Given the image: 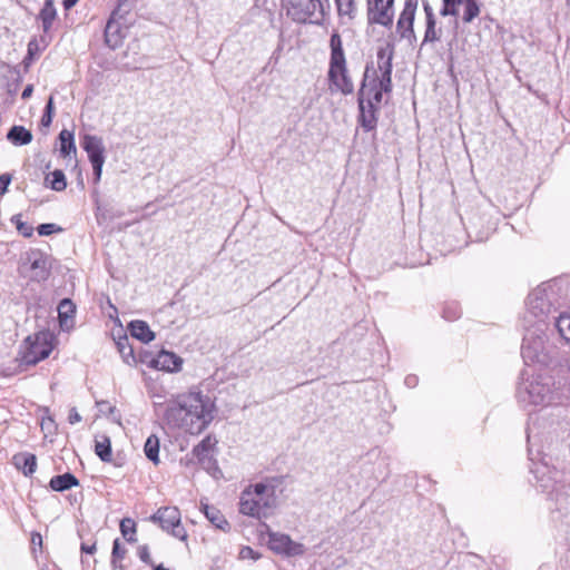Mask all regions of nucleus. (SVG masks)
<instances>
[{"label":"nucleus","mask_w":570,"mask_h":570,"mask_svg":"<svg viewBox=\"0 0 570 570\" xmlns=\"http://www.w3.org/2000/svg\"><path fill=\"white\" fill-rule=\"evenodd\" d=\"M112 420H116V421H119L120 420V416H112Z\"/></svg>","instance_id":"338daca9"},{"label":"nucleus","mask_w":570,"mask_h":570,"mask_svg":"<svg viewBox=\"0 0 570 570\" xmlns=\"http://www.w3.org/2000/svg\"><path fill=\"white\" fill-rule=\"evenodd\" d=\"M31 541L33 544H37V543L41 544V542H42L41 535L39 533L33 534Z\"/></svg>","instance_id":"680f3d73"},{"label":"nucleus","mask_w":570,"mask_h":570,"mask_svg":"<svg viewBox=\"0 0 570 570\" xmlns=\"http://www.w3.org/2000/svg\"><path fill=\"white\" fill-rule=\"evenodd\" d=\"M414 382H415V377L414 376L413 377L409 376V377L405 379V383L407 385H412V384H414Z\"/></svg>","instance_id":"e2e57ef3"},{"label":"nucleus","mask_w":570,"mask_h":570,"mask_svg":"<svg viewBox=\"0 0 570 570\" xmlns=\"http://www.w3.org/2000/svg\"><path fill=\"white\" fill-rule=\"evenodd\" d=\"M155 570H169V569H166L164 566L159 564V566L155 567Z\"/></svg>","instance_id":"69168bd1"},{"label":"nucleus","mask_w":570,"mask_h":570,"mask_svg":"<svg viewBox=\"0 0 570 570\" xmlns=\"http://www.w3.org/2000/svg\"><path fill=\"white\" fill-rule=\"evenodd\" d=\"M10 181H11L10 175L3 174L0 176V196L7 191Z\"/></svg>","instance_id":"3c124183"},{"label":"nucleus","mask_w":570,"mask_h":570,"mask_svg":"<svg viewBox=\"0 0 570 570\" xmlns=\"http://www.w3.org/2000/svg\"><path fill=\"white\" fill-rule=\"evenodd\" d=\"M521 355L527 365H548L557 355L556 348L544 341L543 327H524Z\"/></svg>","instance_id":"423d86ee"},{"label":"nucleus","mask_w":570,"mask_h":570,"mask_svg":"<svg viewBox=\"0 0 570 570\" xmlns=\"http://www.w3.org/2000/svg\"><path fill=\"white\" fill-rule=\"evenodd\" d=\"M90 164H91L92 170H94V184H98L101 179L102 167H104L105 160H99V161H95V163H90Z\"/></svg>","instance_id":"c03bdc74"},{"label":"nucleus","mask_w":570,"mask_h":570,"mask_svg":"<svg viewBox=\"0 0 570 570\" xmlns=\"http://www.w3.org/2000/svg\"><path fill=\"white\" fill-rule=\"evenodd\" d=\"M120 532L128 542H136V523L130 518L120 521Z\"/></svg>","instance_id":"f704fd0d"},{"label":"nucleus","mask_w":570,"mask_h":570,"mask_svg":"<svg viewBox=\"0 0 570 570\" xmlns=\"http://www.w3.org/2000/svg\"><path fill=\"white\" fill-rule=\"evenodd\" d=\"M112 420H116V421H119L120 420V416H112Z\"/></svg>","instance_id":"774afa93"},{"label":"nucleus","mask_w":570,"mask_h":570,"mask_svg":"<svg viewBox=\"0 0 570 570\" xmlns=\"http://www.w3.org/2000/svg\"><path fill=\"white\" fill-rule=\"evenodd\" d=\"M97 406L101 413L108 412L109 415H114L117 412L116 407L110 405L107 401L97 402Z\"/></svg>","instance_id":"de8ad7c7"},{"label":"nucleus","mask_w":570,"mask_h":570,"mask_svg":"<svg viewBox=\"0 0 570 570\" xmlns=\"http://www.w3.org/2000/svg\"><path fill=\"white\" fill-rule=\"evenodd\" d=\"M376 81L373 88H366V90L376 104H381L383 92L387 94L392 90V76H377Z\"/></svg>","instance_id":"412c9836"},{"label":"nucleus","mask_w":570,"mask_h":570,"mask_svg":"<svg viewBox=\"0 0 570 570\" xmlns=\"http://www.w3.org/2000/svg\"><path fill=\"white\" fill-rule=\"evenodd\" d=\"M461 3L464 4L463 21L470 23L480 14V3L472 0H463Z\"/></svg>","instance_id":"72a5a7b5"},{"label":"nucleus","mask_w":570,"mask_h":570,"mask_svg":"<svg viewBox=\"0 0 570 570\" xmlns=\"http://www.w3.org/2000/svg\"><path fill=\"white\" fill-rule=\"evenodd\" d=\"M117 347H118V351L124 360L125 363H127L128 365H134L136 364V357H135V354H134V348L132 346L129 344V340L127 336H124L121 337L118 342H117Z\"/></svg>","instance_id":"c756f323"},{"label":"nucleus","mask_w":570,"mask_h":570,"mask_svg":"<svg viewBox=\"0 0 570 570\" xmlns=\"http://www.w3.org/2000/svg\"><path fill=\"white\" fill-rule=\"evenodd\" d=\"M21 215H14L11 218V222L16 225L17 230L19 234H21L23 237H31L33 234V227L21 219Z\"/></svg>","instance_id":"58836bf2"},{"label":"nucleus","mask_w":570,"mask_h":570,"mask_svg":"<svg viewBox=\"0 0 570 570\" xmlns=\"http://www.w3.org/2000/svg\"><path fill=\"white\" fill-rule=\"evenodd\" d=\"M76 313V306L69 298H63L59 305H58V316L60 326L68 327L69 323L73 318V315Z\"/></svg>","instance_id":"393cba45"},{"label":"nucleus","mask_w":570,"mask_h":570,"mask_svg":"<svg viewBox=\"0 0 570 570\" xmlns=\"http://www.w3.org/2000/svg\"><path fill=\"white\" fill-rule=\"evenodd\" d=\"M7 139L14 146H23L32 141V134L23 126H13L8 131Z\"/></svg>","instance_id":"5701e85b"},{"label":"nucleus","mask_w":570,"mask_h":570,"mask_svg":"<svg viewBox=\"0 0 570 570\" xmlns=\"http://www.w3.org/2000/svg\"><path fill=\"white\" fill-rule=\"evenodd\" d=\"M77 2H78V0H63V7H65V9H70V8H72Z\"/></svg>","instance_id":"052dcab7"},{"label":"nucleus","mask_w":570,"mask_h":570,"mask_svg":"<svg viewBox=\"0 0 570 570\" xmlns=\"http://www.w3.org/2000/svg\"><path fill=\"white\" fill-rule=\"evenodd\" d=\"M32 60V57L28 56L24 58V63L29 65V62Z\"/></svg>","instance_id":"0e129e2a"},{"label":"nucleus","mask_w":570,"mask_h":570,"mask_svg":"<svg viewBox=\"0 0 570 570\" xmlns=\"http://www.w3.org/2000/svg\"><path fill=\"white\" fill-rule=\"evenodd\" d=\"M360 121L365 130H372L376 125L374 107L377 105L371 95H367L366 85L363 83L358 92Z\"/></svg>","instance_id":"4468645a"},{"label":"nucleus","mask_w":570,"mask_h":570,"mask_svg":"<svg viewBox=\"0 0 570 570\" xmlns=\"http://www.w3.org/2000/svg\"><path fill=\"white\" fill-rule=\"evenodd\" d=\"M240 558L242 559H258V554L250 548V547H244L242 550H240V553H239Z\"/></svg>","instance_id":"8fccbe9b"},{"label":"nucleus","mask_w":570,"mask_h":570,"mask_svg":"<svg viewBox=\"0 0 570 570\" xmlns=\"http://www.w3.org/2000/svg\"><path fill=\"white\" fill-rule=\"evenodd\" d=\"M199 464L205 469L208 473H210L214 478H218V475L222 474L217 461L215 460L214 455L203 458V460L199 461Z\"/></svg>","instance_id":"4c0bfd02"},{"label":"nucleus","mask_w":570,"mask_h":570,"mask_svg":"<svg viewBox=\"0 0 570 570\" xmlns=\"http://www.w3.org/2000/svg\"><path fill=\"white\" fill-rule=\"evenodd\" d=\"M60 140V154L66 158L71 155L76 156L77 148L75 144L73 134L67 129H63L59 134Z\"/></svg>","instance_id":"a878e982"},{"label":"nucleus","mask_w":570,"mask_h":570,"mask_svg":"<svg viewBox=\"0 0 570 570\" xmlns=\"http://www.w3.org/2000/svg\"><path fill=\"white\" fill-rule=\"evenodd\" d=\"M150 520L158 523L160 528L169 532L173 537L186 541L187 532L180 523V512L176 507H164L158 509Z\"/></svg>","instance_id":"9d476101"},{"label":"nucleus","mask_w":570,"mask_h":570,"mask_svg":"<svg viewBox=\"0 0 570 570\" xmlns=\"http://www.w3.org/2000/svg\"><path fill=\"white\" fill-rule=\"evenodd\" d=\"M150 367L167 372H178L181 368L183 360L173 352L160 351L149 361H145Z\"/></svg>","instance_id":"dca6fc26"},{"label":"nucleus","mask_w":570,"mask_h":570,"mask_svg":"<svg viewBox=\"0 0 570 570\" xmlns=\"http://www.w3.org/2000/svg\"><path fill=\"white\" fill-rule=\"evenodd\" d=\"M129 331L132 337L142 343H149L155 338V334L149 328V325L144 321H132L129 323Z\"/></svg>","instance_id":"aec40b11"},{"label":"nucleus","mask_w":570,"mask_h":570,"mask_svg":"<svg viewBox=\"0 0 570 570\" xmlns=\"http://www.w3.org/2000/svg\"><path fill=\"white\" fill-rule=\"evenodd\" d=\"M461 2L462 0H443V7L440 11L441 16H458Z\"/></svg>","instance_id":"ea45409f"},{"label":"nucleus","mask_w":570,"mask_h":570,"mask_svg":"<svg viewBox=\"0 0 570 570\" xmlns=\"http://www.w3.org/2000/svg\"><path fill=\"white\" fill-rule=\"evenodd\" d=\"M95 453L104 462L111 461V443L108 436H102L100 440H96Z\"/></svg>","instance_id":"7c9ffc66"},{"label":"nucleus","mask_w":570,"mask_h":570,"mask_svg":"<svg viewBox=\"0 0 570 570\" xmlns=\"http://www.w3.org/2000/svg\"><path fill=\"white\" fill-rule=\"evenodd\" d=\"M276 504V480L249 484L240 494L239 512L252 518H266Z\"/></svg>","instance_id":"7ed1b4c3"},{"label":"nucleus","mask_w":570,"mask_h":570,"mask_svg":"<svg viewBox=\"0 0 570 570\" xmlns=\"http://www.w3.org/2000/svg\"><path fill=\"white\" fill-rule=\"evenodd\" d=\"M40 425H41V430L46 436L49 434L52 435L56 433L57 425H56L55 420L51 416L48 415V416L42 417Z\"/></svg>","instance_id":"79ce46f5"},{"label":"nucleus","mask_w":570,"mask_h":570,"mask_svg":"<svg viewBox=\"0 0 570 570\" xmlns=\"http://www.w3.org/2000/svg\"><path fill=\"white\" fill-rule=\"evenodd\" d=\"M45 183L55 191H62L67 187L66 176L62 170L56 169L46 176Z\"/></svg>","instance_id":"cd10ccee"},{"label":"nucleus","mask_w":570,"mask_h":570,"mask_svg":"<svg viewBox=\"0 0 570 570\" xmlns=\"http://www.w3.org/2000/svg\"><path fill=\"white\" fill-rule=\"evenodd\" d=\"M548 288L550 286H539L534 288L528 296L525 303V312L523 314L524 327H543L546 328V318L551 309V303Z\"/></svg>","instance_id":"0eeeda50"},{"label":"nucleus","mask_w":570,"mask_h":570,"mask_svg":"<svg viewBox=\"0 0 570 570\" xmlns=\"http://www.w3.org/2000/svg\"><path fill=\"white\" fill-rule=\"evenodd\" d=\"M441 38V30L436 29V20L426 21V29L424 33L423 43L435 42Z\"/></svg>","instance_id":"e433bc0d"},{"label":"nucleus","mask_w":570,"mask_h":570,"mask_svg":"<svg viewBox=\"0 0 570 570\" xmlns=\"http://www.w3.org/2000/svg\"><path fill=\"white\" fill-rule=\"evenodd\" d=\"M81 421V416L80 414L78 413L77 409L76 407H72L69 412V415H68V422L70 424H76L78 422Z\"/></svg>","instance_id":"603ef678"},{"label":"nucleus","mask_w":570,"mask_h":570,"mask_svg":"<svg viewBox=\"0 0 570 570\" xmlns=\"http://www.w3.org/2000/svg\"><path fill=\"white\" fill-rule=\"evenodd\" d=\"M126 556V549L121 547L119 539H116L112 543V552H111V566L114 569H124L118 561H121Z\"/></svg>","instance_id":"c9c22d12"},{"label":"nucleus","mask_w":570,"mask_h":570,"mask_svg":"<svg viewBox=\"0 0 570 570\" xmlns=\"http://www.w3.org/2000/svg\"><path fill=\"white\" fill-rule=\"evenodd\" d=\"M200 510L205 514L206 519L218 530L225 533L230 531V523L227 521L222 511L215 505L208 504L204 500H200Z\"/></svg>","instance_id":"f3484780"},{"label":"nucleus","mask_w":570,"mask_h":570,"mask_svg":"<svg viewBox=\"0 0 570 570\" xmlns=\"http://www.w3.org/2000/svg\"><path fill=\"white\" fill-rule=\"evenodd\" d=\"M59 230L56 224H41L38 227V233L41 236L50 235L55 232Z\"/></svg>","instance_id":"49530a36"},{"label":"nucleus","mask_w":570,"mask_h":570,"mask_svg":"<svg viewBox=\"0 0 570 570\" xmlns=\"http://www.w3.org/2000/svg\"><path fill=\"white\" fill-rule=\"evenodd\" d=\"M215 411V403L208 395L191 391L167 404L164 420L171 429L199 434L212 423Z\"/></svg>","instance_id":"f257e3e1"},{"label":"nucleus","mask_w":570,"mask_h":570,"mask_svg":"<svg viewBox=\"0 0 570 570\" xmlns=\"http://www.w3.org/2000/svg\"><path fill=\"white\" fill-rule=\"evenodd\" d=\"M52 336L48 332H39L28 336L21 346L20 360L26 365H35L47 358L52 351Z\"/></svg>","instance_id":"6e6552de"},{"label":"nucleus","mask_w":570,"mask_h":570,"mask_svg":"<svg viewBox=\"0 0 570 570\" xmlns=\"http://www.w3.org/2000/svg\"><path fill=\"white\" fill-rule=\"evenodd\" d=\"M268 543L275 552L287 556H301L305 551L303 544L294 542L289 535L283 533H271Z\"/></svg>","instance_id":"2eb2a0df"},{"label":"nucleus","mask_w":570,"mask_h":570,"mask_svg":"<svg viewBox=\"0 0 570 570\" xmlns=\"http://www.w3.org/2000/svg\"><path fill=\"white\" fill-rule=\"evenodd\" d=\"M193 453L197 458L198 462L200 460H203V458H207V456H210L213 454L209 451H205L204 449L200 450V448L197 446V445L194 448Z\"/></svg>","instance_id":"864d4df0"},{"label":"nucleus","mask_w":570,"mask_h":570,"mask_svg":"<svg viewBox=\"0 0 570 570\" xmlns=\"http://www.w3.org/2000/svg\"><path fill=\"white\" fill-rule=\"evenodd\" d=\"M52 117H53V99H52V97H50L46 105L45 112L41 117V125L43 127H49L52 122Z\"/></svg>","instance_id":"a19ab883"},{"label":"nucleus","mask_w":570,"mask_h":570,"mask_svg":"<svg viewBox=\"0 0 570 570\" xmlns=\"http://www.w3.org/2000/svg\"><path fill=\"white\" fill-rule=\"evenodd\" d=\"M393 57H394V47L391 43H386L379 48L376 58H377V76H392L393 69Z\"/></svg>","instance_id":"6ab92c4d"},{"label":"nucleus","mask_w":570,"mask_h":570,"mask_svg":"<svg viewBox=\"0 0 570 570\" xmlns=\"http://www.w3.org/2000/svg\"><path fill=\"white\" fill-rule=\"evenodd\" d=\"M568 389L561 381H556L550 375H532L519 383L517 399L519 403L527 406H556L559 413L567 412L561 406L567 400Z\"/></svg>","instance_id":"f03ea898"},{"label":"nucleus","mask_w":570,"mask_h":570,"mask_svg":"<svg viewBox=\"0 0 570 570\" xmlns=\"http://www.w3.org/2000/svg\"><path fill=\"white\" fill-rule=\"evenodd\" d=\"M78 484H79L78 479L71 473L55 475L53 478H51L50 483H49L50 488L53 491H58V492L69 490L72 487H77Z\"/></svg>","instance_id":"4be33fe9"},{"label":"nucleus","mask_w":570,"mask_h":570,"mask_svg":"<svg viewBox=\"0 0 570 570\" xmlns=\"http://www.w3.org/2000/svg\"><path fill=\"white\" fill-rule=\"evenodd\" d=\"M57 18V10L52 0H46L39 13V20L42 23V29L48 32Z\"/></svg>","instance_id":"b1692460"},{"label":"nucleus","mask_w":570,"mask_h":570,"mask_svg":"<svg viewBox=\"0 0 570 570\" xmlns=\"http://www.w3.org/2000/svg\"><path fill=\"white\" fill-rule=\"evenodd\" d=\"M217 441L213 439L212 436H206L197 446L200 448V450L209 451L210 453L214 452V448L216 445Z\"/></svg>","instance_id":"a18cd8bd"},{"label":"nucleus","mask_w":570,"mask_h":570,"mask_svg":"<svg viewBox=\"0 0 570 570\" xmlns=\"http://www.w3.org/2000/svg\"><path fill=\"white\" fill-rule=\"evenodd\" d=\"M330 65L327 78L332 92L338 91L343 95H351L354 91V83L348 75L346 58L343 50L341 36L332 33L330 39Z\"/></svg>","instance_id":"20e7f679"},{"label":"nucleus","mask_w":570,"mask_h":570,"mask_svg":"<svg viewBox=\"0 0 570 570\" xmlns=\"http://www.w3.org/2000/svg\"><path fill=\"white\" fill-rule=\"evenodd\" d=\"M38 51V42L37 40H31L28 43V56L32 57Z\"/></svg>","instance_id":"4d7b16f0"},{"label":"nucleus","mask_w":570,"mask_h":570,"mask_svg":"<svg viewBox=\"0 0 570 570\" xmlns=\"http://www.w3.org/2000/svg\"><path fill=\"white\" fill-rule=\"evenodd\" d=\"M287 14L297 22L320 23L328 0H287Z\"/></svg>","instance_id":"1a4fd4ad"},{"label":"nucleus","mask_w":570,"mask_h":570,"mask_svg":"<svg viewBox=\"0 0 570 570\" xmlns=\"http://www.w3.org/2000/svg\"><path fill=\"white\" fill-rule=\"evenodd\" d=\"M114 27H116V26L114 24V22L108 21V23H107V26H106V30H105L106 42H107L108 45H110L111 47H116V46H117V42L111 43V39H110V32H111V30L114 29Z\"/></svg>","instance_id":"6e6d98bb"},{"label":"nucleus","mask_w":570,"mask_h":570,"mask_svg":"<svg viewBox=\"0 0 570 570\" xmlns=\"http://www.w3.org/2000/svg\"><path fill=\"white\" fill-rule=\"evenodd\" d=\"M423 9H424V12H425L426 21L435 20V17H434V13H433V9H432V7L430 6V3L428 1H423Z\"/></svg>","instance_id":"5fc2aeb1"},{"label":"nucleus","mask_w":570,"mask_h":570,"mask_svg":"<svg viewBox=\"0 0 570 570\" xmlns=\"http://www.w3.org/2000/svg\"><path fill=\"white\" fill-rule=\"evenodd\" d=\"M417 4L419 0H405L396 23V32L402 39L407 40L410 43L416 40L413 24Z\"/></svg>","instance_id":"f8f14e48"},{"label":"nucleus","mask_w":570,"mask_h":570,"mask_svg":"<svg viewBox=\"0 0 570 570\" xmlns=\"http://www.w3.org/2000/svg\"><path fill=\"white\" fill-rule=\"evenodd\" d=\"M140 560L147 564H151V558L147 546H140L138 549Z\"/></svg>","instance_id":"09e8293b"},{"label":"nucleus","mask_w":570,"mask_h":570,"mask_svg":"<svg viewBox=\"0 0 570 570\" xmlns=\"http://www.w3.org/2000/svg\"><path fill=\"white\" fill-rule=\"evenodd\" d=\"M527 440L528 455L531 462L530 472L535 479V487L542 492L552 495L554 491H558V471L552 469L543 459H539L540 450L539 448L534 450V448L538 445V433L535 432L534 426H528Z\"/></svg>","instance_id":"39448f33"},{"label":"nucleus","mask_w":570,"mask_h":570,"mask_svg":"<svg viewBox=\"0 0 570 570\" xmlns=\"http://www.w3.org/2000/svg\"><path fill=\"white\" fill-rule=\"evenodd\" d=\"M82 148L87 153L90 163L105 160V146L100 137L85 135L82 139Z\"/></svg>","instance_id":"a211bd4d"},{"label":"nucleus","mask_w":570,"mask_h":570,"mask_svg":"<svg viewBox=\"0 0 570 570\" xmlns=\"http://www.w3.org/2000/svg\"><path fill=\"white\" fill-rule=\"evenodd\" d=\"M335 3L341 17H347L348 20L354 19L356 14L355 0H335Z\"/></svg>","instance_id":"473e14b6"},{"label":"nucleus","mask_w":570,"mask_h":570,"mask_svg":"<svg viewBox=\"0 0 570 570\" xmlns=\"http://www.w3.org/2000/svg\"><path fill=\"white\" fill-rule=\"evenodd\" d=\"M367 18L371 23L391 27L394 19V0H367Z\"/></svg>","instance_id":"9b49d317"},{"label":"nucleus","mask_w":570,"mask_h":570,"mask_svg":"<svg viewBox=\"0 0 570 570\" xmlns=\"http://www.w3.org/2000/svg\"><path fill=\"white\" fill-rule=\"evenodd\" d=\"M460 315H461L460 307L455 303L449 304L443 309V317L448 321H455L456 318L460 317Z\"/></svg>","instance_id":"37998d69"},{"label":"nucleus","mask_w":570,"mask_h":570,"mask_svg":"<svg viewBox=\"0 0 570 570\" xmlns=\"http://www.w3.org/2000/svg\"><path fill=\"white\" fill-rule=\"evenodd\" d=\"M554 326L560 337L570 343V314H561L554 321Z\"/></svg>","instance_id":"2f4dec72"},{"label":"nucleus","mask_w":570,"mask_h":570,"mask_svg":"<svg viewBox=\"0 0 570 570\" xmlns=\"http://www.w3.org/2000/svg\"><path fill=\"white\" fill-rule=\"evenodd\" d=\"M32 92H33V87H32L31 85H28V86L23 89V91H22V94H21V98L26 100V99H28V98H30V97H31Z\"/></svg>","instance_id":"13d9d810"},{"label":"nucleus","mask_w":570,"mask_h":570,"mask_svg":"<svg viewBox=\"0 0 570 570\" xmlns=\"http://www.w3.org/2000/svg\"><path fill=\"white\" fill-rule=\"evenodd\" d=\"M144 452L148 460L157 464L159 462V439L151 434L147 438Z\"/></svg>","instance_id":"c85d7f7f"},{"label":"nucleus","mask_w":570,"mask_h":570,"mask_svg":"<svg viewBox=\"0 0 570 570\" xmlns=\"http://www.w3.org/2000/svg\"><path fill=\"white\" fill-rule=\"evenodd\" d=\"M81 551L88 554H92L96 551V544L88 546L82 543Z\"/></svg>","instance_id":"bf43d9fd"},{"label":"nucleus","mask_w":570,"mask_h":570,"mask_svg":"<svg viewBox=\"0 0 570 570\" xmlns=\"http://www.w3.org/2000/svg\"><path fill=\"white\" fill-rule=\"evenodd\" d=\"M14 464L22 470L24 475H31L37 468V459L31 453H21L14 455Z\"/></svg>","instance_id":"bb28decb"},{"label":"nucleus","mask_w":570,"mask_h":570,"mask_svg":"<svg viewBox=\"0 0 570 570\" xmlns=\"http://www.w3.org/2000/svg\"><path fill=\"white\" fill-rule=\"evenodd\" d=\"M29 264V277L35 282H42L49 277L50 264L48 257L41 252H31L27 255L24 266Z\"/></svg>","instance_id":"ddd939ff"}]
</instances>
